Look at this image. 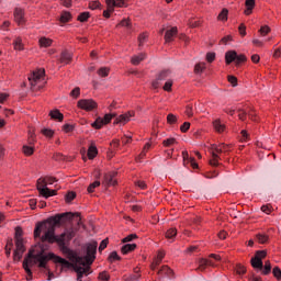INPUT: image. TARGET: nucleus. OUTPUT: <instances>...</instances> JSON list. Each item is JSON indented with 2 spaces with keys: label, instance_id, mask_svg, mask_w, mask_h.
Masks as SVG:
<instances>
[{
  "label": "nucleus",
  "instance_id": "obj_1",
  "mask_svg": "<svg viewBox=\"0 0 281 281\" xmlns=\"http://www.w3.org/2000/svg\"><path fill=\"white\" fill-rule=\"evenodd\" d=\"M30 258H33L34 260H36V262H38L40 269H47V262H49V260H53V262L56 261V255L54 252H48L46 255L45 251L42 250L34 255V250H30L22 263L25 273H27L26 280L29 281L32 280V269H30V267L27 266L30 262Z\"/></svg>",
  "mask_w": 281,
  "mask_h": 281
},
{
  "label": "nucleus",
  "instance_id": "obj_2",
  "mask_svg": "<svg viewBox=\"0 0 281 281\" xmlns=\"http://www.w3.org/2000/svg\"><path fill=\"white\" fill-rule=\"evenodd\" d=\"M74 215L71 213H60L55 216H50L43 222H38L34 229V238H41V234H47L49 229H54L60 223H65L67 218H71Z\"/></svg>",
  "mask_w": 281,
  "mask_h": 281
},
{
  "label": "nucleus",
  "instance_id": "obj_3",
  "mask_svg": "<svg viewBox=\"0 0 281 281\" xmlns=\"http://www.w3.org/2000/svg\"><path fill=\"white\" fill-rule=\"evenodd\" d=\"M41 241L48 243L49 245L56 243L63 254H69V247H67V244L65 243V233L56 236V227L49 228L48 232L42 235Z\"/></svg>",
  "mask_w": 281,
  "mask_h": 281
},
{
  "label": "nucleus",
  "instance_id": "obj_4",
  "mask_svg": "<svg viewBox=\"0 0 281 281\" xmlns=\"http://www.w3.org/2000/svg\"><path fill=\"white\" fill-rule=\"evenodd\" d=\"M98 251V243L93 241L87 245V254L85 257L74 255L70 260L71 262H79L81 267H91L95 261V254Z\"/></svg>",
  "mask_w": 281,
  "mask_h": 281
},
{
  "label": "nucleus",
  "instance_id": "obj_5",
  "mask_svg": "<svg viewBox=\"0 0 281 281\" xmlns=\"http://www.w3.org/2000/svg\"><path fill=\"white\" fill-rule=\"evenodd\" d=\"M32 91H41L45 87V69L34 70L27 78Z\"/></svg>",
  "mask_w": 281,
  "mask_h": 281
},
{
  "label": "nucleus",
  "instance_id": "obj_6",
  "mask_svg": "<svg viewBox=\"0 0 281 281\" xmlns=\"http://www.w3.org/2000/svg\"><path fill=\"white\" fill-rule=\"evenodd\" d=\"M172 75V70L162 69L156 75V79L151 81L153 89H159L164 82L170 80V76Z\"/></svg>",
  "mask_w": 281,
  "mask_h": 281
},
{
  "label": "nucleus",
  "instance_id": "obj_7",
  "mask_svg": "<svg viewBox=\"0 0 281 281\" xmlns=\"http://www.w3.org/2000/svg\"><path fill=\"white\" fill-rule=\"evenodd\" d=\"M36 188L41 196H44V199H49V196H56V194H58V191L49 190V188H47V184L43 178L37 180Z\"/></svg>",
  "mask_w": 281,
  "mask_h": 281
},
{
  "label": "nucleus",
  "instance_id": "obj_8",
  "mask_svg": "<svg viewBox=\"0 0 281 281\" xmlns=\"http://www.w3.org/2000/svg\"><path fill=\"white\" fill-rule=\"evenodd\" d=\"M55 265H60L61 269H74L75 273L77 269H82L83 267H81L80 262L77 261H72L69 262L67 259L55 255Z\"/></svg>",
  "mask_w": 281,
  "mask_h": 281
},
{
  "label": "nucleus",
  "instance_id": "obj_9",
  "mask_svg": "<svg viewBox=\"0 0 281 281\" xmlns=\"http://www.w3.org/2000/svg\"><path fill=\"white\" fill-rule=\"evenodd\" d=\"M265 258H267V250H257L255 252V256L250 259V265L252 269L262 270V260H265Z\"/></svg>",
  "mask_w": 281,
  "mask_h": 281
},
{
  "label": "nucleus",
  "instance_id": "obj_10",
  "mask_svg": "<svg viewBox=\"0 0 281 281\" xmlns=\"http://www.w3.org/2000/svg\"><path fill=\"white\" fill-rule=\"evenodd\" d=\"M78 109H81V111H87L88 113L91 111H94V109H98V102L93 99H80L77 102Z\"/></svg>",
  "mask_w": 281,
  "mask_h": 281
},
{
  "label": "nucleus",
  "instance_id": "obj_11",
  "mask_svg": "<svg viewBox=\"0 0 281 281\" xmlns=\"http://www.w3.org/2000/svg\"><path fill=\"white\" fill-rule=\"evenodd\" d=\"M23 254H25V241L24 239H18L15 240V249L13 251L14 262L21 261V258H23Z\"/></svg>",
  "mask_w": 281,
  "mask_h": 281
},
{
  "label": "nucleus",
  "instance_id": "obj_12",
  "mask_svg": "<svg viewBox=\"0 0 281 281\" xmlns=\"http://www.w3.org/2000/svg\"><path fill=\"white\" fill-rule=\"evenodd\" d=\"M135 116V112H126L124 114L119 115L115 120H114V124H122L124 126V124H128V122H131V117Z\"/></svg>",
  "mask_w": 281,
  "mask_h": 281
},
{
  "label": "nucleus",
  "instance_id": "obj_13",
  "mask_svg": "<svg viewBox=\"0 0 281 281\" xmlns=\"http://www.w3.org/2000/svg\"><path fill=\"white\" fill-rule=\"evenodd\" d=\"M13 16L18 25H23L25 23V10L21 8H15Z\"/></svg>",
  "mask_w": 281,
  "mask_h": 281
},
{
  "label": "nucleus",
  "instance_id": "obj_14",
  "mask_svg": "<svg viewBox=\"0 0 281 281\" xmlns=\"http://www.w3.org/2000/svg\"><path fill=\"white\" fill-rule=\"evenodd\" d=\"M115 172H108L104 175V178H103V186H108V187H111V186H117V179H115Z\"/></svg>",
  "mask_w": 281,
  "mask_h": 281
},
{
  "label": "nucleus",
  "instance_id": "obj_15",
  "mask_svg": "<svg viewBox=\"0 0 281 281\" xmlns=\"http://www.w3.org/2000/svg\"><path fill=\"white\" fill-rule=\"evenodd\" d=\"M179 34V29L173 26L166 31L165 33V43H172L175 41V36Z\"/></svg>",
  "mask_w": 281,
  "mask_h": 281
},
{
  "label": "nucleus",
  "instance_id": "obj_16",
  "mask_svg": "<svg viewBox=\"0 0 281 281\" xmlns=\"http://www.w3.org/2000/svg\"><path fill=\"white\" fill-rule=\"evenodd\" d=\"M245 8L246 9L244 10V14L246 16H251L256 8V0H245Z\"/></svg>",
  "mask_w": 281,
  "mask_h": 281
},
{
  "label": "nucleus",
  "instance_id": "obj_17",
  "mask_svg": "<svg viewBox=\"0 0 281 281\" xmlns=\"http://www.w3.org/2000/svg\"><path fill=\"white\" fill-rule=\"evenodd\" d=\"M74 60V55L69 50H63L60 54L59 63L61 65H69Z\"/></svg>",
  "mask_w": 281,
  "mask_h": 281
},
{
  "label": "nucleus",
  "instance_id": "obj_18",
  "mask_svg": "<svg viewBox=\"0 0 281 281\" xmlns=\"http://www.w3.org/2000/svg\"><path fill=\"white\" fill-rule=\"evenodd\" d=\"M77 281H82L83 276H89L91 273V267L86 266L83 268H77Z\"/></svg>",
  "mask_w": 281,
  "mask_h": 281
},
{
  "label": "nucleus",
  "instance_id": "obj_19",
  "mask_svg": "<svg viewBox=\"0 0 281 281\" xmlns=\"http://www.w3.org/2000/svg\"><path fill=\"white\" fill-rule=\"evenodd\" d=\"M173 273L172 269L168 266H162L161 269L158 270L159 278H172Z\"/></svg>",
  "mask_w": 281,
  "mask_h": 281
},
{
  "label": "nucleus",
  "instance_id": "obj_20",
  "mask_svg": "<svg viewBox=\"0 0 281 281\" xmlns=\"http://www.w3.org/2000/svg\"><path fill=\"white\" fill-rule=\"evenodd\" d=\"M48 115L50 120H55L56 122H63V120H65V114H63L58 109L52 110Z\"/></svg>",
  "mask_w": 281,
  "mask_h": 281
},
{
  "label": "nucleus",
  "instance_id": "obj_21",
  "mask_svg": "<svg viewBox=\"0 0 281 281\" xmlns=\"http://www.w3.org/2000/svg\"><path fill=\"white\" fill-rule=\"evenodd\" d=\"M66 214H71V218H67V220H64V223H67V221H74V217L76 216L77 218V225L79 227H82L83 229H87V226L83 225L82 223V217L80 216V213L76 212V213H71V212H66Z\"/></svg>",
  "mask_w": 281,
  "mask_h": 281
},
{
  "label": "nucleus",
  "instance_id": "obj_22",
  "mask_svg": "<svg viewBox=\"0 0 281 281\" xmlns=\"http://www.w3.org/2000/svg\"><path fill=\"white\" fill-rule=\"evenodd\" d=\"M74 15H71V12L69 11H61L60 16H59V23H70L72 21Z\"/></svg>",
  "mask_w": 281,
  "mask_h": 281
},
{
  "label": "nucleus",
  "instance_id": "obj_23",
  "mask_svg": "<svg viewBox=\"0 0 281 281\" xmlns=\"http://www.w3.org/2000/svg\"><path fill=\"white\" fill-rule=\"evenodd\" d=\"M52 45H54V40H52L49 37H45V36L40 37V40H38L40 47L47 48V47H52Z\"/></svg>",
  "mask_w": 281,
  "mask_h": 281
},
{
  "label": "nucleus",
  "instance_id": "obj_24",
  "mask_svg": "<svg viewBox=\"0 0 281 281\" xmlns=\"http://www.w3.org/2000/svg\"><path fill=\"white\" fill-rule=\"evenodd\" d=\"M238 53L236 50H228L225 54V63L226 65H232V63L236 61V56Z\"/></svg>",
  "mask_w": 281,
  "mask_h": 281
},
{
  "label": "nucleus",
  "instance_id": "obj_25",
  "mask_svg": "<svg viewBox=\"0 0 281 281\" xmlns=\"http://www.w3.org/2000/svg\"><path fill=\"white\" fill-rule=\"evenodd\" d=\"M137 249V244H125L121 248V254L126 256V254H131V251H135Z\"/></svg>",
  "mask_w": 281,
  "mask_h": 281
},
{
  "label": "nucleus",
  "instance_id": "obj_26",
  "mask_svg": "<svg viewBox=\"0 0 281 281\" xmlns=\"http://www.w3.org/2000/svg\"><path fill=\"white\" fill-rule=\"evenodd\" d=\"M205 69H207V66L204 61H200L198 64H195L193 72L196 76H201V74H203V71H205Z\"/></svg>",
  "mask_w": 281,
  "mask_h": 281
},
{
  "label": "nucleus",
  "instance_id": "obj_27",
  "mask_svg": "<svg viewBox=\"0 0 281 281\" xmlns=\"http://www.w3.org/2000/svg\"><path fill=\"white\" fill-rule=\"evenodd\" d=\"M34 145H23L22 146V153L25 155V157H32L34 155Z\"/></svg>",
  "mask_w": 281,
  "mask_h": 281
},
{
  "label": "nucleus",
  "instance_id": "obj_28",
  "mask_svg": "<svg viewBox=\"0 0 281 281\" xmlns=\"http://www.w3.org/2000/svg\"><path fill=\"white\" fill-rule=\"evenodd\" d=\"M177 144H179V140L175 137H169L162 140L164 148H170L171 146H177Z\"/></svg>",
  "mask_w": 281,
  "mask_h": 281
},
{
  "label": "nucleus",
  "instance_id": "obj_29",
  "mask_svg": "<svg viewBox=\"0 0 281 281\" xmlns=\"http://www.w3.org/2000/svg\"><path fill=\"white\" fill-rule=\"evenodd\" d=\"M213 127L216 133H225V124H223L218 119L213 121Z\"/></svg>",
  "mask_w": 281,
  "mask_h": 281
},
{
  "label": "nucleus",
  "instance_id": "obj_30",
  "mask_svg": "<svg viewBox=\"0 0 281 281\" xmlns=\"http://www.w3.org/2000/svg\"><path fill=\"white\" fill-rule=\"evenodd\" d=\"M256 238H257L259 245H267V243H269V235H267L265 233H258L256 235Z\"/></svg>",
  "mask_w": 281,
  "mask_h": 281
},
{
  "label": "nucleus",
  "instance_id": "obj_31",
  "mask_svg": "<svg viewBox=\"0 0 281 281\" xmlns=\"http://www.w3.org/2000/svg\"><path fill=\"white\" fill-rule=\"evenodd\" d=\"M145 58H146V54L140 53L139 55L133 56L132 59H131V63H132V65L137 66V65H139V63H142V60H144Z\"/></svg>",
  "mask_w": 281,
  "mask_h": 281
},
{
  "label": "nucleus",
  "instance_id": "obj_32",
  "mask_svg": "<svg viewBox=\"0 0 281 281\" xmlns=\"http://www.w3.org/2000/svg\"><path fill=\"white\" fill-rule=\"evenodd\" d=\"M97 74L100 78H106V77H109V74H111V68L110 67H101L98 69Z\"/></svg>",
  "mask_w": 281,
  "mask_h": 281
},
{
  "label": "nucleus",
  "instance_id": "obj_33",
  "mask_svg": "<svg viewBox=\"0 0 281 281\" xmlns=\"http://www.w3.org/2000/svg\"><path fill=\"white\" fill-rule=\"evenodd\" d=\"M98 157V147L95 145H91L88 148V159H95Z\"/></svg>",
  "mask_w": 281,
  "mask_h": 281
},
{
  "label": "nucleus",
  "instance_id": "obj_34",
  "mask_svg": "<svg viewBox=\"0 0 281 281\" xmlns=\"http://www.w3.org/2000/svg\"><path fill=\"white\" fill-rule=\"evenodd\" d=\"M13 247H14V243L12 241V239H8L7 245L4 247L7 258H10Z\"/></svg>",
  "mask_w": 281,
  "mask_h": 281
},
{
  "label": "nucleus",
  "instance_id": "obj_35",
  "mask_svg": "<svg viewBox=\"0 0 281 281\" xmlns=\"http://www.w3.org/2000/svg\"><path fill=\"white\" fill-rule=\"evenodd\" d=\"M228 16H229V10L224 8V9H222L220 14L217 15V21L225 22V21H227Z\"/></svg>",
  "mask_w": 281,
  "mask_h": 281
},
{
  "label": "nucleus",
  "instance_id": "obj_36",
  "mask_svg": "<svg viewBox=\"0 0 281 281\" xmlns=\"http://www.w3.org/2000/svg\"><path fill=\"white\" fill-rule=\"evenodd\" d=\"M122 260V257H120V255H117V251H112L109 257H108V261L111 262V265H113V262L115 261H120Z\"/></svg>",
  "mask_w": 281,
  "mask_h": 281
},
{
  "label": "nucleus",
  "instance_id": "obj_37",
  "mask_svg": "<svg viewBox=\"0 0 281 281\" xmlns=\"http://www.w3.org/2000/svg\"><path fill=\"white\" fill-rule=\"evenodd\" d=\"M119 27H133V23L131 22V19H123L120 23L116 24V29Z\"/></svg>",
  "mask_w": 281,
  "mask_h": 281
},
{
  "label": "nucleus",
  "instance_id": "obj_38",
  "mask_svg": "<svg viewBox=\"0 0 281 281\" xmlns=\"http://www.w3.org/2000/svg\"><path fill=\"white\" fill-rule=\"evenodd\" d=\"M137 40H138V47H144V43L148 41V32L140 33Z\"/></svg>",
  "mask_w": 281,
  "mask_h": 281
},
{
  "label": "nucleus",
  "instance_id": "obj_39",
  "mask_svg": "<svg viewBox=\"0 0 281 281\" xmlns=\"http://www.w3.org/2000/svg\"><path fill=\"white\" fill-rule=\"evenodd\" d=\"M172 85H175V80L172 79H167L165 85L162 86V89L167 91V93L172 92Z\"/></svg>",
  "mask_w": 281,
  "mask_h": 281
},
{
  "label": "nucleus",
  "instance_id": "obj_40",
  "mask_svg": "<svg viewBox=\"0 0 281 281\" xmlns=\"http://www.w3.org/2000/svg\"><path fill=\"white\" fill-rule=\"evenodd\" d=\"M92 128H95L97 131H100V128H102V126H105L104 121L102 120V117H98L92 124H91Z\"/></svg>",
  "mask_w": 281,
  "mask_h": 281
},
{
  "label": "nucleus",
  "instance_id": "obj_41",
  "mask_svg": "<svg viewBox=\"0 0 281 281\" xmlns=\"http://www.w3.org/2000/svg\"><path fill=\"white\" fill-rule=\"evenodd\" d=\"M243 63H247V56H245V54L236 55L235 57L236 67L243 65Z\"/></svg>",
  "mask_w": 281,
  "mask_h": 281
},
{
  "label": "nucleus",
  "instance_id": "obj_42",
  "mask_svg": "<svg viewBox=\"0 0 281 281\" xmlns=\"http://www.w3.org/2000/svg\"><path fill=\"white\" fill-rule=\"evenodd\" d=\"M91 14L89 12H82L78 15L77 21L80 23H87L90 19Z\"/></svg>",
  "mask_w": 281,
  "mask_h": 281
},
{
  "label": "nucleus",
  "instance_id": "obj_43",
  "mask_svg": "<svg viewBox=\"0 0 281 281\" xmlns=\"http://www.w3.org/2000/svg\"><path fill=\"white\" fill-rule=\"evenodd\" d=\"M14 240H23V228L21 226L15 227Z\"/></svg>",
  "mask_w": 281,
  "mask_h": 281
},
{
  "label": "nucleus",
  "instance_id": "obj_44",
  "mask_svg": "<svg viewBox=\"0 0 281 281\" xmlns=\"http://www.w3.org/2000/svg\"><path fill=\"white\" fill-rule=\"evenodd\" d=\"M261 273H262V276H269V273H271V261L270 260L265 261V266H263Z\"/></svg>",
  "mask_w": 281,
  "mask_h": 281
},
{
  "label": "nucleus",
  "instance_id": "obj_45",
  "mask_svg": "<svg viewBox=\"0 0 281 281\" xmlns=\"http://www.w3.org/2000/svg\"><path fill=\"white\" fill-rule=\"evenodd\" d=\"M13 45L14 49H18V52H23V40H21V37H16Z\"/></svg>",
  "mask_w": 281,
  "mask_h": 281
},
{
  "label": "nucleus",
  "instance_id": "obj_46",
  "mask_svg": "<svg viewBox=\"0 0 281 281\" xmlns=\"http://www.w3.org/2000/svg\"><path fill=\"white\" fill-rule=\"evenodd\" d=\"M237 276H245L247 273V268L240 263H238L235 268Z\"/></svg>",
  "mask_w": 281,
  "mask_h": 281
},
{
  "label": "nucleus",
  "instance_id": "obj_47",
  "mask_svg": "<svg viewBox=\"0 0 281 281\" xmlns=\"http://www.w3.org/2000/svg\"><path fill=\"white\" fill-rule=\"evenodd\" d=\"M207 259H200L199 260V267L196 268V271H204L207 269Z\"/></svg>",
  "mask_w": 281,
  "mask_h": 281
},
{
  "label": "nucleus",
  "instance_id": "obj_48",
  "mask_svg": "<svg viewBox=\"0 0 281 281\" xmlns=\"http://www.w3.org/2000/svg\"><path fill=\"white\" fill-rule=\"evenodd\" d=\"M95 188H100V181H98V180H95L94 182L89 184L87 192L89 194H92V192H95Z\"/></svg>",
  "mask_w": 281,
  "mask_h": 281
},
{
  "label": "nucleus",
  "instance_id": "obj_49",
  "mask_svg": "<svg viewBox=\"0 0 281 281\" xmlns=\"http://www.w3.org/2000/svg\"><path fill=\"white\" fill-rule=\"evenodd\" d=\"M211 150H212V155H222L223 153V148L221 147V144L220 145L213 144L211 146Z\"/></svg>",
  "mask_w": 281,
  "mask_h": 281
},
{
  "label": "nucleus",
  "instance_id": "obj_50",
  "mask_svg": "<svg viewBox=\"0 0 281 281\" xmlns=\"http://www.w3.org/2000/svg\"><path fill=\"white\" fill-rule=\"evenodd\" d=\"M41 133L42 135H44V137H47L48 139H52V137H54V130L52 128H43Z\"/></svg>",
  "mask_w": 281,
  "mask_h": 281
},
{
  "label": "nucleus",
  "instance_id": "obj_51",
  "mask_svg": "<svg viewBox=\"0 0 281 281\" xmlns=\"http://www.w3.org/2000/svg\"><path fill=\"white\" fill-rule=\"evenodd\" d=\"M218 161H221V156L217 154H212V158L210 159L211 166H218Z\"/></svg>",
  "mask_w": 281,
  "mask_h": 281
},
{
  "label": "nucleus",
  "instance_id": "obj_52",
  "mask_svg": "<svg viewBox=\"0 0 281 281\" xmlns=\"http://www.w3.org/2000/svg\"><path fill=\"white\" fill-rule=\"evenodd\" d=\"M270 33H271V27H269V25H263L259 30L260 36H267V34H270Z\"/></svg>",
  "mask_w": 281,
  "mask_h": 281
},
{
  "label": "nucleus",
  "instance_id": "obj_53",
  "mask_svg": "<svg viewBox=\"0 0 281 281\" xmlns=\"http://www.w3.org/2000/svg\"><path fill=\"white\" fill-rule=\"evenodd\" d=\"M76 128V125H71V124H64L61 127V131H64V133H74Z\"/></svg>",
  "mask_w": 281,
  "mask_h": 281
},
{
  "label": "nucleus",
  "instance_id": "obj_54",
  "mask_svg": "<svg viewBox=\"0 0 281 281\" xmlns=\"http://www.w3.org/2000/svg\"><path fill=\"white\" fill-rule=\"evenodd\" d=\"M166 238L168 239H172L175 238V236H177V228H169L166 234H165Z\"/></svg>",
  "mask_w": 281,
  "mask_h": 281
},
{
  "label": "nucleus",
  "instance_id": "obj_55",
  "mask_svg": "<svg viewBox=\"0 0 281 281\" xmlns=\"http://www.w3.org/2000/svg\"><path fill=\"white\" fill-rule=\"evenodd\" d=\"M177 122H178L177 115L172 113L167 115V124L172 125V124H177Z\"/></svg>",
  "mask_w": 281,
  "mask_h": 281
},
{
  "label": "nucleus",
  "instance_id": "obj_56",
  "mask_svg": "<svg viewBox=\"0 0 281 281\" xmlns=\"http://www.w3.org/2000/svg\"><path fill=\"white\" fill-rule=\"evenodd\" d=\"M239 35L244 38V36H247V26L245 23H240L238 26Z\"/></svg>",
  "mask_w": 281,
  "mask_h": 281
},
{
  "label": "nucleus",
  "instance_id": "obj_57",
  "mask_svg": "<svg viewBox=\"0 0 281 281\" xmlns=\"http://www.w3.org/2000/svg\"><path fill=\"white\" fill-rule=\"evenodd\" d=\"M64 234H65V240H68V241L76 237V231H74L72 228Z\"/></svg>",
  "mask_w": 281,
  "mask_h": 281
},
{
  "label": "nucleus",
  "instance_id": "obj_58",
  "mask_svg": "<svg viewBox=\"0 0 281 281\" xmlns=\"http://www.w3.org/2000/svg\"><path fill=\"white\" fill-rule=\"evenodd\" d=\"M272 276L276 278V280H281V269L280 267H274L272 269Z\"/></svg>",
  "mask_w": 281,
  "mask_h": 281
},
{
  "label": "nucleus",
  "instance_id": "obj_59",
  "mask_svg": "<svg viewBox=\"0 0 281 281\" xmlns=\"http://www.w3.org/2000/svg\"><path fill=\"white\" fill-rule=\"evenodd\" d=\"M74 199H76V192L70 191L65 195V201L66 203H71V201H74Z\"/></svg>",
  "mask_w": 281,
  "mask_h": 281
},
{
  "label": "nucleus",
  "instance_id": "obj_60",
  "mask_svg": "<svg viewBox=\"0 0 281 281\" xmlns=\"http://www.w3.org/2000/svg\"><path fill=\"white\" fill-rule=\"evenodd\" d=\"M42 179H44L46 186H54V183H56V181H57L56 178L50 177V176H46Z\"/></svg>",
  "mask_w": 281,
  "mask_h": 281
},
{
  "label": "nucleus",
  "instance_id": "obj_61",
  "mask_svg": "<svg viewBox=\"0 0 281 281\" xmlns=\"http://www.w3.org/2000/svg\"><path fill=\"white\" fill-rule=\"evenodd\" d=\"M98 279L101 281H109V280H111V276H109V272L103 271V272L99 273Z\"/></svg>",
  "mask_w": 281,
  "mask_h": 281
},
{
  "label": "nucleus",
  "instance_id": "obj_62",
  "mask_svg": "<svg viewBox=\"0 0 281 281\" xmlns=\"http://www.w3.org/2000/svg\"><path fill=\"white\" fill-rule=\"evenodd\" d=\"M113 117H115V114H111V113L105 114V115L102 117L103 124H105V126H106V124H111V120H113Z\"/></svg>",
  "mask_w": 281,
  "mask_h": 281
},
{
  "label": "nucleus",
  "instance_id": "obj_63",
  "mask_svg": "<svg viewBox=\"0 0 281 281\" xmlns=\"http://www.w3.org/2000/svg\"><path fill=\"white\" fill-rule=\"evenodd\" d=\"M100 5H102V3H100L99 0H94L89 2V9L90 10H98V8H100Z\"/></svg>",
  "mask_w": 281,
  "mask_h": 281
},
{
  "label": "nucleus",
  "instance_id": "obj_64",
  "mask_svg": "<svg viewBox=\"0 0 281 281\" xmlns=\"http://www.w3.org/2000/svg\"><path fill=\"white\" fill-rule=\"evenodd\" d=\"M216 60V53H207L206 54V61L214 63Z\"/></svg>",
  "mask_w": 281,
  "mask_h": 281
}]
</instances>
